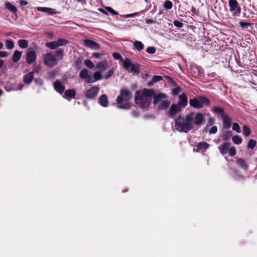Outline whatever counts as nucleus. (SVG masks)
<instances>
[{"instance_id": "nucleus-1", "label": "nucleus", "mask_w": 257, "mask_h": 257, "mask_svg": "<svg viewBox=\"0 0 257 257\" xmlns=\"http://www.w3.org/2000/svg\"><path fill=\"white\" fill-rule=\"evenodd\" d=\"M204 120V115L198 112H191L185 117L179 116L175 119V127L179 132L187 133L192 130L194 125H201Z\"/></svg>"}, {"instance_id": "nucleus-2", "label": "nucleus", "mask_w": 257, "mask_h": 257, "mask_svg": "<svg viewBox=\"0 0 257 257\" xmlns=\"http://www.w3.org/2000/svg\"><path fill=\"white\" fill-rule=\"evenodd\" d=\"M154 94L153 89L143 90V94H140V92H136L135 101L138 105H140L142 108H148L151 102V97Z\"/></svg>"}, {"instance_id": "nucleus-3", "label": "nucleus", "mask_w": 257, "mask_h": 257, "mask_svg": "<svg viewBox=\"0 0 257 257\" xmlns=\"http://www.w3.org/2000/svg\"><path fill=\"white\" fill-rule=\"evenodd\" d=\"M54 53V54L52 52H50L43 55L44 63L46 66L53 67L58 64V61L63 59L64 51L62 49L55 51Z\"/></svg>"}, {"instance_id": "nucleus-4", "label": "nucleus", "mask_w": 257, "mask_h": 257, "mask_svg": "<svg viewBox=\"0 0 257 257\" xmlns=\"http://www.w3.org/2000/svg\"><path fill=\"white\" fill-rule=\"evenodd\" d=\"M120 95L116 98L117 106L120 109H128L130 108L128 101L132 97V92L127 89L123 88L120 90Z\"/></svg>"}, {"instance_id": "nucleus-5", "label": "nucleus", "mask_w": 257, "mask_h": 257, "mask_svg": "<svg viewBox=\"0 0 257 257\" xmlns=\"http://www.w3.org/2000/svg\"><path fill=\"white\" fill-rule=\"evenodd\" d=\"M189 103L194 108L199 109L205 105H209L210 104V101L205 97L200 96L198 98L191 99Z\"/></svg>"}, {"instance_id": "nucleus-6", "label": "nucleus", "mask_w": 257, "mask_h": 257, "mask_svg": "<svg viewBox=\"0 0 257 257\" xmlns=\"http://www.w3.org/2000/svg\"><path fill=\"white\" fill-rule=\"evenodd\" d=\"M123 66L126 70L130 73L139 74L140 72L139 65L134 64L128 58H125L123 61Z\"/></svg>"}, {"instance_id": "nucleus-7", "label": "nucleus", "mask_w": 257, "mask_h": 257, "mask_svg": "<svg viewBox=\"0 0 257 257\" xmlns=\"http://www.w3.org/2000/svg\"><path fill=\"white\" fill-rule=\"evenodd\" d=\"M228 5L229 11L232 13V16L234 17L239 16L241 10L236 0H228Z\"/></svg>"}, {"instance_id": "nucleus-8", "label": "nucleus", "mask_w": 257, "mask_h": 257, "mask_svg": "<svg viewBox=\"0 0 257 257\" xmlns=\"http://www.w3.org/2000/svg\"><path fill=\"white\" fill-rule=\"evenodd\" d=\"M99 91V88L98 86H93L86 91L85 96L88 99H93L97 95Z\"/></svg>"}, {"instance_id": "nucleus-9", "label": "nucleus", "mask_w": 257, "mask_h": 257, "mask_svg": "<svg viewBox=\"0 0 257 257\" xmlns=\"http://www.w3.org/2000/svg\"><path fill=\"white\" fill-rule=\"evenodd\" d=\"M181 107L179 104H173L169 110V114L171 117H174L181 110Z\"/></svg>"}, {"instance_id": "nucleus-10", "label": "nucleus", "mask_w": 257, "mask_h": 257, "mask_svg": "<svg viewBox=\"0 0 257 257\" xmlns=\"http://www.w3.org/2000/svg\"><path fill=\"white\" fill-rule=\"evenodd\" d=\"M84 45L85 46L90 49L94 50H99L100 49V46L98 43L90 40H84Z\"/></svg>"}, {"instance_id": "nucleus-11", "label": "nucleus", "mask_w": 257, "mask_h": 257, "mask_svg": "<svg viewBox=\"0 0 257 257\" xmlns=\"http://www.w3.org/2000/svg\"><path fill=\"white\" fill-rule=\"evenodd\" d=\"M37 59L36 53L34 51H29L27 54L26 62L28 64H31Z\"/></svg>"}, {"instance_id": "nucleus-12", "label": "nucleus", "mask_w": 257, "mask_h": 257, "mask_svg": "<svg viewBox=\"0 0 257 257\" xmlns=\"http://www.w3.org/2000/svg\"><path fill=\"white\" fill-rule=\"evenodd\" d=\"M54 89L59 93L62 94L65 90V86L62 84L59 80H57L53 84Z\"/></svg>"}, {"instance_id": "nucleus-13", "label": "nucleus", "mask_w": 257, "mask_h": 257, "mask_svg": "<svg viewBox=\"0 0 257 257\" xmlns=\"http://www.w3.org/2000/svg\"><path fill=\"white\" fill-rule=\"evenodd\" d=\"M223 120V127L224 128H229L231 126V119L230 117L227 114L223 115L222 116Z\"/></svg>"}, {"instance_id": "nucleus-14", "label": "nucleus", "mask_w": 257, "mask_h": 257, "mask_svg": "<svg viewBox=\"0 0 257 257\" xmlns=\"http://www.w3.org/2000/svg\"><path fill=\"white\" fill-rule=\"evenodd\" d=\"M230 147V143L228 142H225L223 143L222 145H220L218 148L219 150L220 151V153L224 155L228 151V149Z\"/></svg>"}, {"instance_id": "nucleus-15", "label": "nucleus", "mask_w": 257, "mask_h": 257, "mask_svg": "<svg viewBox=\"0 0 257 257\" xmlns=\"http://www.w3.org/2000/svg\"><path fill=\"white\" fill-rule=\"evenodd\" d=\"M153 96L154 97L153 103L154 104H156L161 100L166 98L167 95L165 93H160L157 95H155L154 93Z\"/></svg>"}, {"instance_id": "nucleus-16", "label": "nucleus", "mask_w": 257, "mask_h": 257, "mask_svg": "<svg viewBox=\"0 0 257 257\" xmlns=\"http://www.w3.org/2000/svg\"><path fill=\"white\" fill-rule=\"evenodd\" d=\"M180 106L185 107L188 104V99L185 93H182L179 96V102L178 104Z\"/></svg>"}, {"instance_id": "nucleus-17", "label": "nucleus", "mask_w": 257, "mask_h": 257, "mask_svg": "<svg viewBox=\"0 0 257 257\" xmlns=\"http://www.w3.org/2000/svg\"><path fill=\"white\" fill-rule=\"evenodd\" d=\"M99 103L103 107H107L108 105V98L105 94L101 95L99 98Z\"/></svg>"}, {"instance_id": "nucleus-18", "label": "nucleus", "mask_w": 257, "mask_h": 257, "mask_svg": "<svg viewBox=\"0 0 257 257\" xmlns=\"http://www.w3.org/2000/svg\"><path fill=\"white\" fill-rule=\"evenodd\" d=\"M34 73L32 71L24 76L23 80L25 83L30 84L34 78Z\"/></svg>"}, {"instance_id": "nucleus-19", "label": "nucleus", "mask_w": 257, "mask_h": 257, "mask_svg": "<svg viewBox=\"0 0 257 257\" xmlns=\"http://www.w3.org/2000/svg\"><path fill=\"white\" fill-rule=\"evenodd\" d=\"M171 103L170 100H165L161 102L158 105V109L159 110H165L169 107Z\"/></svg>"}, {"instance_id": "nucleus-20", "label": "nucleus", "mask_w": 257, "mask_h": 257, "mask_svg": "<svg viewBox=\"0 0 257 257\" xmlns=\"http://www.w3.org/2000/svg\"><path fill=\"white\" fill-rule=\"evenodd\" d=\"M108 67V64L106 61H103L99 62L96 65V68L99 69L100 71L106 70Z\"/></svg>"}, {"instance_id": "nucleus-21", "label": "nucleus", "mask_w": 257, "mask_h": 257, "mask_svg": "<svg viewBox=\"0 0 257 257\" xmlns=\"http://www.w3.org/2000/svg\"><path fill=\"white\" fill-rule=\"evenodd\" d=\"M5 7L6 9H7L9 11L12 12V13H16L17 12V8L13 6L11 3L10 2H6L5 4Z\"/></svg>"}, {"instance_id": "nucleus-22", "label": "nucleus", "mask_w": 257, "mask_h": 257, "mask_svg": "<svg viewBox=\"0 0 257 257\" xmlns=\"http://www.w3.org/2000/svg\"><path fill=\"white\" fill-rule=\"evenodd\" d=\"M209 144L206 142H200L198 144L197 148L200 150L205 151L209 147Z\"/></svg>"}, {"instance_id": "nucleus-23", "label": "nucleus", "mask_w": 257, "mask_h": 257, "mask_svg": "<svg viewBox=\"0 0 257 257\" xmlns=\"http://www.w3.org/2000/svg\"><path fill=\"white\" fill-rule=\"evenodd\" d=\"M22 56V52L19 51H15L13 55L12 60L14 62L16 63L18 62Z\"/></svg>"}, {"instance_id": "nucleus-24", "label": "nucleus", "mask_w": 257, "mask_h": 257, "mask_svg": "<svg viewBox=\"0 0 257 257\" xmlns=\"http://www.w3.org/2000/svg\"><path fill=\"white\" fill-rule=\"evenodd\" d=\"M134 46L135 49H137L138 51H141L143 49H144L145 46L142 42L139 41H135L134 42Z\"/></svg>"}, {"instance_id": "nucleus-25", "label": "nucleus", "mask_w": 257, "mask_h": 257, "mask_svg": "<svg viewBox=\"0 0 257 257\" xmlns=\"http://www.w3.org/2000/svg\"><path fill=\"white\" fill-rule=\"evenodd\" d=\"M76 91L74 89H68L65 92V98L68 97L74 98L76 95Z\"/></svg>"}, {"instance_id": "nucleus-26", "label": "nucleus", "mask_w": 257, "mask_h": 257, "mask_svg": "<svg viewBox=\"0 0 257 257\" xmlns=\"http://www.w3.org/2000/svg\"><path fill=\"white\" fill-rule=\"evenodd\" d=\"M236 163L241 168L244 170H246L247 169V165L246 164L245 161L241 158H238L236 160Z\"/></svg>"}, {"instance_id": "nucleus-27", "label": "nucleus", "mask_w": 257, "mask_h": 257, "mask_svg": "<svg viewBox=\"0 0 257 257\" xmlns=\"http://www.w3.org/2000/svg\"><path fill=\"white\" fill-rule=\"evenodd\" d=\"M46 46L51 50H55L58 48L56 41H52L51 42L47 43L46 44Z\"/></svg>"}, {"instance_id": "nucleus-28", "label": "nucleus", "mask_w": 257, "mask_h": 257, "mask_svg": "<svg viewBox=\"0 0 257 257\" xmlns=\"http://www.w3.org/2000/svg\"><path fill=\"white\" fill-rule=\"evenodd\" d=\"M18 46L22 49H25L28 47V41L24 39L19 40L18 41Z\"/></svg>"}, {"instance_id": "nucleus-29", "label": "nucleus", "mask_w": 257, "mask_h": 257, "mask_svg": "<svg viewBox=\"0 0 257 257\" xmlns=\"http://www.w3.org/2000/svg\"><path fill=\"white\" fill-rule=\"evenodd\" d=\"M79 77L82 79H85L88 76V70L86 69H83L79 72Z\"/></svg>"}, {"instance_id": "nucleus-30", "label": "nucleus", "mask_w": 257, "mask_h": 257, "mask_svg": "<svg viewBox=\"0 0 257 257\" xmlns=\"http://www.w3.org/2000/svg\"><path fill=\"white\" fill-rule=\"evenodd\" d=\"M232 136V133L231 131H222V139L223 140L226 141L229 140Z\"/></svg>"}, {"instance_id": "nucleus-31", "label": "nucleus", "mask_w": 257, "mask_h": 257, "mask_svg": "<svg viewBox=\"0 0 257 257\" xmlns=\"http://www.w3.org/2000/svg\"><path fill=\"white\" fill-rule=\"evenodd\" d=\"M5 46L7 49L11 50L14 48V43L12 41L7 40L5 41Z\"/></svg>"}, {"instance_id": "nucleus-32", "label": "nucleus", "mask_w": 257, "mask_h": 257, "mask_svg": "<svg viewBox=\"0 0 257 257\" xmlns=\"http://www.w3.org/2000/svg\"><path fill=\"white\" fill-rule=\"evenodd\" d=\"M232 141L234 144L239 145L242 142V139L238 135L234 136L232 138Z\"/></svg>"}, {"instance_id": "nucleus-33", "label": "nucleus", "mask_w": 257, "mask_h": 257, "mask_svg": "<svg viewBox=\"0 0 257 257\" xmlns=\"http://www.w3.org/2000/svg\"><path fill=\"white\" fill-rule=\"evenodd\" d=\"M243 134L245 137H248L251 133L250 129L246 125H243L242 127Z\"/></svg>"}, {"instance_id": "nucleus-34", "label": "nucleus", "mask_w": 257, "mask_h": 257, "mask_svg": "<svg viewBox=\"0 0 257 257\" xmlns=\"http://www.w3.org/2000/svg\"><path fill=\"white\" fill-rule=\"evenodd\" d=\"M213 112L216 114H219L222 117L223 115H225L224 113V110L221 107L216 106L213 108Z\"/></svg>"}, {"instance_id": "nucleus-35", "label": "nucleus", "mask_w": 257, "mask_h": 257, "mask_svg": "<svg viewBox=\"0 0 257 257\" xmlns=\"http://www.w3.org/2000/svg\"><path fill=\"white\" fill-rule=\"evenodd\" d=\"M56 42L58 47L60 46H63L66 45L68 43V41L66 39H58Z\"/></svg>"}, {"instance_id": "nucleus-36", "label": "nucleus", "mask_w": 257, "mask_h": 257, "mask_svg": "<svg viewBox=\"0 0 257 257\" xmlns=\"http://www.w3.org/2000/svg\"><path fill=\"white\" fill-rule=\"evenodd\" d=\"M256 144V142L253 139H250L249 140L247 147L248 148L253 149Z\"/></svg>"}, {"instance_id": "nucleus-37", "label": "nucleus", "mask_w": 257, "mask_h": 257, "mask_svg": "<svg viewBox=\"0 0 257 257\" xmlns=\"http://www.w3.org/2000/svg\"><path fill=\"white\" fill-rule=\"evenodd\" d=\"M93 77L95 81L102 79V76L100 71H97L93 73Z\"/></svg>"}, {"instance_id": "nucleus-38", "label": "nucleus", "mask_w": 257, "mask_h": 257, "mask_svg": "<svg viewBox=\"0 0 257 257\" xmlns=\"http://www.w3.org/2000/svg\"><path fill=\"white\" fill-rule=\"evenodd\" d=\"M164 7L168 10L171 9L173 7V4L171 1L169 0H166L164 4Z\"/></svg>"}, {"instance_id": "nucleus-39", "label": "nucleus", "mask_w": 257, "mask_h": 257, "mask_svg": "<svg viewBox=\"0 0 257 257\" xmlns=\"http://www.w3.org/2000/svg\"><path fill=\"white\" fill-rule=\"evenodd\" d=\"M84 63L89 69H92L94 66L93 63L90 60H85Z\"/></svg>"}, {"instance_id": "nucleus-40", "label": "nucleus", "mask_w": 257, "mask_h": 257, "mask_svg": "<svg viewBox=\"0 0 257 257\" xmlns=\"http://www.w3.org/2000/svg\"><path fill=\"white\" fill-rule=\"evenodd\" d=\"M228 152L230 156L233 157L235 155L236 153V151L234 147H229Z\"/></svg>"}, {"instance_id": "nucleus-41", "label": "nucleus", "mask_w": 257, "mask_h": 257, "mask_svg": "<svg viewBox=\"0 0 257 257\" xmlns=\"http://www.w3.org/2000/svg\"><path fill=\"white\" fill-rule=\"evenodd\" d=\"M232 130L235 131L237 133H239L241 132L240 126L237 123L233 122L232 123Z\"/></svg>"}, {"instance_id": "nucleus-42", "label": "nucleus", "mask_w": 257, "mask_h": 257, "mask_svg": "<svg viewBox=\"0 0 257 257\" xmlns=\"http://www.w3.org/2000/svg\"><path fill=\"white\" fill-rule=\"evenodd\" d=\"M113 73L114 71L112 69L109 70L105 73V75H104L103 78L105 79H107L110 77L113 74Z\"/></svg>"}, {"instance_id": "nucleus-43", "label": "nucleus", "mask_w": 257, "mask_h": 257, "mask_svg": "<svg viewBox=\"0 0 257 257\" xmlns=\"http://www.w3.org/2000/svg\"><path fill=\"white\" fill-rule=\"evenodd\" d=\"M239 25L242 28V29H246L248 27L251 26V24L248 22H239Z\"/></svg>"}, {"instance_id": "nucleus-44", "label": "nucleus", "mask_w": 257, "mask_h": 257, "mask_svg": "<svg viewBox=\"0 0 257 257\" xmlns=\"http://www.w3.org/2000/svg\"><path fill=\"white\" fill-rule=\"evenodd\" d=\"M85 82L87 83H92L95 82V80L94 79L93 77H92L91 75H89L86 79Z\"/></svg>"}, {"instance_id": "nucleus-45", "label": "nucleus", "mask_w": 257, "mask_h": 257, "mask_svg": "<svg viewBox=\"0 0 257 257\" xmlns=\"http://www.w3.org/2000/svg\"><path fill=\"white\" fill-rule=\"evenodd\" d=\"M48 14L52 15L54 14H57L59 13V12H57L55 9L51 8H48L47 9V13Z\"/></svg>"}, {"instance_id": "nucleus-46", "label": "nucleus", "mask_w": 257, "mask_h": 257, "mask_svg": "<svg viewBox=\"0 0 257 257\" xmlns=\"http://www.w3.org/2000/svg\"><path fill=\"white\" fill-rule=\"evenodd\" d=\"M146 51L149 54H153L156 52V48L154 47H149L147 48Z\"/></svg>"}, {"instance_id": "nucleus-47", "label": "nucleus", "mask_w": 257, "mask_h": 257, "mask_svg": "<svg viewBox=\"0 0 257 257\" xmlns=\"http://www.w3.org/2000/svg\"><path fill=\"white\" fill-rule=\"evenodd\" d=\"M113 58L116 60H122V57L121 55L117 52H115L112 54Z\"/></svg>"}, {"instance_id": "nucleus-48", "label": "nucleus", "mask_w": 257, "mask_h": 257, "mask_svg": "<svg viewBox=\"0 0 257 257\" xmlns=\"http://www.w3.org/2000/svg\"><path fill=\"white\" fill-rule=\"evenodd\" d=\"M173 23L175 26L179 28H182L183 26V24L178 20H175Z\"/></svg>"}, {"instance_id": "nucleus-49", "label": "nucleus", "mask_w": 257, "mask_h": 257, "mask_svg": "<svg viewBox=\"0 0 257 257\" xmlns=\"http://www.w3.org/2000/svg\"><path fill=\"white\" fill-rule=\"evenodd\" d=\"M181 92V89L180 87H176L172 91V94L174 95H178Z\"/></svg>"}, {"instance_id": "nucleus-50", "label": "nucleus", "mask_w": 257, "mask_h": 257, "mask_svg": "<svg viewBox=\"0 0 257 257\" xmlns=\"http://www.w3.org/2000/svg\"><path fill=\"white\" fill-rule=\"evenodd\" d=\"M162 79V76H157V75L154 76L152 78V80H153V82H157L160 81Z\"/></svg>"}, {"instance_id": "nucleus-51", "label": "nucleus", "mask_w": 257, "mask_h": 257, "mask_svg": "<svg viewBox=\"0 0 257 257\" xmlns=\"http://www.w3.org/2000/svg\"><path fill=\"white\" fill-rule=\"evenodd\" d=\"M106 10L108 12H109L110 13H111L113 15H118L117 12H116L115 11H114L113 9H112L110 7H107Z\"/></svg>"}, {"instance_id": "nucleus-52", "label": "nucleus", "mask_w": 257, "mask_h": 257, "mask_svg": "<svg viewBox=\"0 0 257 257\" xmlns=\"http://www.w3.org/2000/svg\"><path fill=\"white\" fill-rule=\"evenodd\" d=\"M35 82L37 84H38L39 85H40V86L42 85L43 84V80L42 79H41V78H36L35 79Z\"/></svg>"}, {"instance_id": "nucleus-53", "label": "nucleus", "mask_w": 257, "mask_h": 257, "mask_svg": "<svg viewBox=\"0 0 257 257\" xmlns=\"http://www.w3.org/2000/svg\"><path fill=\"white\" fill-rule=\"evenodd\" d=\"M217 131V127L216 126H212L209 130V134H215Z\"/></svg>"}, {"instance_id": "nucleus-54", "label": "nucleus", "mask_w": 257, "mask_h": 257, "mask_svg": "<svg viewBox=\"0 0 257 257\" xmlns=\"http://www.w3.org/2000/svg\"><path fill=\"white\" fill-rule=\"evenodd\" d=\"M138 14H139V13H138V12L135 13H133V14H127V15H125L124 16V17L125 18L134 17L135 16H138Z\"/></svg>"}, {"instance_id": "nucleus-55", "label": "nucleus", "mask_w": 257, "mask_h": 257, "mask_svg": "<svg viewBox=\"0 0 257 257\" xmlns=\"http://www.w3.org/2000/svg\"><path fill=\"white\" fill-rule=\"evenodd\" d=\"M47 9L48 8L46 7H38L37 10L39 12H43V13H47Z\"/></svg>"}, {"instance_id": "nucleus-56", "label": "nucleus", "mask_w": 257, "mask_h": 257, "mask_svg": "<svg viewBox=\"0 0 257 257\" xmlns=\"http://www.w3.org/2000/svg\"><path fill=\"white\" fill-rule=\"evenodd\" d=\"M214 118L210 117L208 119V122H207L208 125L211 126V125H213L214 124Z\"/></svg>"}, {"instance_id": "nucleus-57", "label": "nucleus", "mask_w": 257, "mask_h": 257, "mask_svg": "<svg viewBox=\"0 0 257 257\" xmlns=\"http://www.w3.org/2000/svg\"><path fill=\"white\" fill-rule=\"evenodd\" d=\"M8 56V53L5 51H0V58L6 57Z\"/></svg>"}, {"instance_id": "nucleus-58", "label": "nucleus", "mask_w": 257, "mask_h": 257, "mask_svg": "<svg viewBox=\"0 0 257 257\" xmlns=\"http://www.w3.org/2000/svg\"><path fill=\"white\" fill-rule=\"evenodd\" d=\"M92 56L94 58H99L101 56V54L99 53H93Z\"/></svg>"}, {"instance_id": "nucleus-59", "label": "nucleus", "mask_w": 257, "mask_h": 257, "mask_svg": "<svg viewBox=\"0 0 257 257\" xmlns=\"http://www.w3.org/2000/svg\"><path fill=\"white\" fill-rule=\"evenodd\" d=\"M20 4L21 6H26L28 4V2L26 0H20Z\"/></svg>"}, {"instance_id": "nucleus-60", "label": "nucleus", "mask_w": 257, "mask_h": 257, "mask_svg": "<svg viewBox=\"0 0 257 257\" xmlns=\"http://www.w3.org/2000/svg\"><path fill=\"white\" fill-rule=\"evenodd\" d=\"M155 22V21L154 20H152V19H147L146 20V23L147 24H153Z\"/></svg>"}, {"instance_id": "nucleus-61", "label": "nucleus", "mask_w": 257, "mask_h": 257, "mask_svg": "<svg viewBox=\"0 0 257 257\" xmlns=\"http://www.w3.org/2000/svg\"><path fill=\"white\" fill-rule=\"evenodd\" d=\"M132 114L134 116H138L139 115V113L138 111H133L132 112Z\"/></svg>"}, {"instance_id": "nucleus-62", "label": "nucleus", "mask_w": 257, "mask_h": 257, "mask_svg": "<svg viewBox=\"0 0 257 257\" xmlns=\"http://www.w3.org/2000/svg\"><path fill=\"white\" fill-rule=\"evenodd\" d=\"M191 11L194 14H196V9L194 7L191 8Z\"/></svg>"}, {"instance_id": "nucleus-63", "label": "nucleus", "mask_w": 257, "mask_h": 257, "mask_svg": "<svg viewBox=\"0 0 257 257\" xmlns=\"http://www.w3.org/2000/svg\"><path fill=\"white\" fill-rule=\"evenodd\" d=\"M3 64H4L3 60L0 59V69L2 67Z\"/></svg>"}, {"instance_id": "nucleus-64", "label": "nucleus", "mask_w": 257, "mask_h": 257, "mask_svg": "<svg viewBox=\"0 0 257 257\" xmlns=\"http://www.w3.org/2000/svg\"><path fill=\"white\" fill-rule=\"evenodd\" d=\"M78 2L81 3H85L86 0H76Z\"/></svg>"}]
</instances>
